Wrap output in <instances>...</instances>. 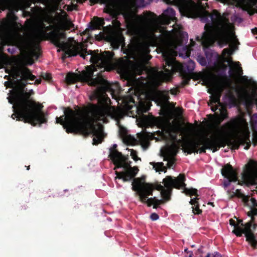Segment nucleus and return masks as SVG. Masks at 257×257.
<instances>
[{"instance_id":"obj_8","label":"nucleus","mask_w":257,"mask_h":257,"mask_svg":"<svg viewBox=\"0 0 257 257\" xmlns=\"http://www.w3.org/2000/svg\"><path fill=\"white\" fill-rule=\"evenodd\" d=\"M132 185V190L136 192L139 200L142 203H147L149 207L153 205L154 208H157L160 204L165 201L163 199L159 200L156 197L148 198V196L153 195L154 188L151 183H144L142 179L138 178H134Z\"/></svg>"},{"instance_id":"obj_64","label":"nucleus","mask_w":257,"mask_h":257,"mask_svg":"<svg viewBox=\"0 0 257 257\" xmlns=\"http://www.w3.org/2000/svg\"><path fill=\"white\" fill-rule=\"evenodd\" d=\"M185 252H187V248H186V249H185Z\"/></svg>"},{"instance_id":"obj_17","label":"nucleus","mask_w":257,"mask_h":257,"mask_svg":"<svg viewBox=\"0 0 257 257\" xmlns=\"http://www.w3.org/2000/svg\"><path fill=\"white\" fill-rule=\"evenodd\" d=\"M243 226H244V228L237 227L236 229H234L232 233L238 237L242 236L243 233L246 237V240H248L249 237L254 235L251 229V222H247Z\"/></svg>"},{"instance_id":"obj_18","label":"nucleus","mask_w":257,"mask_h":257,"mask_svg":"<svg viewBox=\"0 0 257 257\" xmlns=\"http://www.w3.org/2000/svg\"><path fill=\"white\" fill-rule=\"evenodd\" d=\"M123 17L126 21L130 28L137 32L138 31V25L139 22V19L135 15L131 12H125L123 14Z\"/></svg>"},{"instance_id":"obj_19","label":"nucleus","mask_w":257,"mask_h":257,"mask_svg":"<svg viewBox=\"0 0 257 257\" xmlns=\"http://www.w3.org/2000/svg\"><path fill=\"white\" fill-rule=\"evenodd\" d=\"M179 147L175 144H173L168 147L164 152L161 153L164 161H167L169 158H175L178 153Z\"/></svg>"},{"instance_id":"obj_45","label":"nucleus","mask_w":257,"mask_h":257,"mask_svg":"<svg viewBox=\"0 0 257 257\" xmlns=\"http://www.w3.org/2000/svg\"><path fill=\"white\" fill-rule=\"evenodd\" d=\"M112 45L114 49H117L119 48V47L120 46V44H119V43H118V42L112 43Z\"/></svg>"},{"instance_id":"obj_59","label":"nucleus","mask_w":257,"mask_h":257,"mask_svg":"<svg viewBox=\"0 0 257 257\" xmlns=\"http://www.w3.org/2000/svg\"><path fill=\"white\" fill-rule=\"evenodd\" d=\"M8 51L9 52L11 53H13V51H11V49H10V48L8 49Z\"/></svg>"},{"instance_id":"obj_61","label":"nucleus","mask_w":257,"mask_h":257,"mask_svg":"<svg viewBox=\"0 0 257 257\" xmlns=\"http://www.w3.org/2000/svg\"><path fill=\"white\" fill-rule=\"evenodd\" d=\"M152 37H153V38H156V35H155L154 34H152Z\"/></svg>"},{"instance_id":"obj_34","label":"nucleus","mask_w":257,"mask_h":257,"mask_svg":"<svg viewBox=\"0 0 257 257\" xmlns=\"http://www.w3.org/2000/svg\"><path fill=\"white\" fill-rule=\"evenodd\" d=\"M175 161V158H169L168 160L166 161L168 162L167 164V167L169 168L172 167Z\"/></svg>"},{"instance_id":"obj_43","label":"nucleus","mask_w":257,"mask_h":257,"mask_svg":"<svg viewBox=\"0 0 257 257\" xmlns=\"http://www.w3.org/2000/svg\"><path fill=\"white\" fill-rule=\"evenodd\" d=\"M6 42H3L0 44V53H3L4 50V46L6 45Z\"/></svg>"},{"instance_id":"obj_33","label":"nucleus","mask_w":257,"mask_h":257,"mask_svg":"<svg viewBox=\"0 0 257 257\" xmlns=\"http://www.w3.org/2000/svg\"><path fill=\"white\" fill-rule=\"evenodd\" d=\"M41 77L48 81H49L52 79L51 74L50 73H42L41 74Z\"/></svg>"},{"instance_id":"obj_29","label":"nucleus","mask_w":257,"mask_h":257,"mask_svg":"<svg viewBox=\"0 0 257 257\" xmlns=\"http://www.w3.org/2000/svg\"><path fill=\"white\" fill-rule=\"evenodd\" d=\"M160 95L162 98L166 101H168L170 97L169 95V92L168 91H162L160 92Z\"/></svg>"},{"instance_id":"obj_51","label":"nucleus","mask_w":257,"mask_h":257,"mask_svg":"<svg viewBox=\"0 0 257 257\" xmlns=\"http://www.w3.org/2000/svg\"><path fill=\"white\" fill-rule=\"evenodd\" d=\"M251 201L253 206H257V202L254 198H251Z\"/></svg>"},{"instance_id":"obj_49","label":"nucleus","mask_w":257,"mask_h":257,"mask_svg":"<svg viewBox=\"0 0 257 257\" xmlns=\"http://www.w3.org/2000/svg\"><path fill=\"white\" fill-rule=\"evenodd\" d=\"M212 257H222L221 254L219 253L218 252H215L213 254Z\"/></svg>"},{"instance_id":"obj_38","label":"nucleus","mask_w":257,"mask_h":257,"mask_svg":"<svg viewBox=\"0 0 257 257\" xmlns=\"http://www.w3.org/2000/svg\"><path fill=\"white\" fill-rule=\"evenodd\" d=\"M193 195H194L196 196V197L198 198V196L199 195L197 194V190L196 189L191 188L189 196L191 197Z\"/></svg>"},{"instance_id":"obj_44","label":"nucleus","mask_w":257,"mask_h":257,"mask_svg":"<svg viewBox=\"0 0 257 257\" xmlns=\"http://www.w3.org/2000/svg\"><path fill=\"white\" fill-rule=\"evenodd\" d=\"M170 91L171 94L176 95L178 93L179 90L177 88H173L170 89Z\"/></svg>"},{"instance_id":"obj_56","label":"nucleus","mask_w":257,"mask_h":257,"mask_svg":"<svg viewBox=\"0 0 257 257\" xmlns=\"http://www.w3.org/2000/svg\"><path fill=\"white\" fill-rule=\"evenodd\" d=\"M29 94H30V95L31 96L32 95H34L35 92L34 91H33V89H31L29 91V92H28Z\"/></svg>"},{"instance_id":"obj_50","label":"nucleus","mask_w":257,"mask_h":257,"mask_svg":"<svg viewBox=\"0 0 257 257\" xmlns=\"http://www.w3.org/2000/svg\"><path fill=\"white\" fill-rule=\"evenodd\" d=\"M41 79H37L35 80V81L34 82V84L35 85H38L41 83Z\"/></svg>"},{"instance_id":"obj_39","label":"nucleus","mask_w":257,"mask_h":257,"mask_svg":"<svg viewBox=\"0 0 257 257\" xmlns=\"http://www.w3.org/2000/svg\"><path fill=\"white\" fill-rule=\"evenodd\" d=\"M234 2H241L243 0H233ZM249 2L250 4V5L252 7L255 6L257 7V0H249Z\"/></svg>"},{"instance_id":"obj_63","label":"nucleus","mask_w":257,"mask_h":257,"mask_svg":"<svg viewBox=\"0 0 257 257\" xmlns=\"http://www.w3.org/2000/svg\"><path fill=\"white\" fill-rule=\"evenodd\" d=\"M33 60H32V61H31V63H30V64H30V65H32V64H33Z\"/></svg>"},{"instance_id":"obj_20","label":"nucleus","mask_w":257,"mask_h":257,"mask_svg":"<svg viewBox=\"0 0 257 257\" xmlns=\"http://www.w3.org/2000/svg\"><path fill=\"white\" fill-rule=\"evenodd\" d=\"M105 23L103 18L95 17L93 21L89 24V29L91 30H101Z\"/></svg>"},{"instance_id":"obj_55","label":"nucleus","mask_w":257,"mask_h":257,"mask_svg":"<svg viewBox=\"0 0 257 257\" xmlns=\"http://www.w3.org/2000/svg\"><path fill=\"white\" fill-rule=\"evenodd\" d=\"M256 227H257V224H255V223L252 224V227H251V229H252V230L253 232L254 230H255Z\"/></svg>"},{"instance_id":"obj_52","label":"nucleus","mask_w":257,"mask_h":257,"mask_svg":"<svg viewBox=\"0 0 257 257\" xmlns=\"http://www.w3.org/2000/svg\"><path fill=\"white\" fill-rule=\"evenodd\" d=\"M251 32L254 35H257V28H254L251 30ZM257 39V37L256 38Z\"/></svg>"},{"instance_id":"obj_13","label":"nucleus","mask_w":257,"mask_h":257,"mask_svg":"<svg viewBox=\"0 0 257 257\" xmlns=\"http://www.w3.org/2000/svg\"><path fill=\"white\" fill-rule=\"evenodd\" d=\"M17 43L20 49L28 51L31 55L36 57V59L40 57L41 48L39 44L21 36L18 40Z\"/></svg>"},{"instance_id":"obj_46","label":"nucleus","mask_w":257,"mask_h":257,"mask_svg":"<svg viewBox=\"0 0 257 257\" xmlns=\"http://www.w3.org/2000/svg\"><path fill=\"white\" fill-rule=\"evenodd\" d=\"M210 106H211L212 111L213 112H215V111H216L218 108V106L216 105H213H213H211Z\"/></svg>"},{"instance_id":"obj_24","label":"nucleus","mask_w":257,"mask_h":257,"mask_svg":"<svg viewBox=\"0 0 257 257\" xmlns=\"http://www.w3.org/2000/svg\"><path fill=\"white\" fill-rule=\"evenodd\" d=\"M13 104V111L14 112V113H13L11 117L13 118V119H15V117H17V120H20V121H23L25 123H28V122H25V120L23 119L22 118H20V116L18 114V109L17 107H14V104Z\"/></svg>"},{"instance_id":"obj_4","label":"nucleus","mask_w":257,"mask_h":257,"mask_svg":"<svg viewBox=\"0 0 257 257\" xmlns=\"http://www.w3.org/2000/svg\"><path fill=\"white\" fill-rule=\"evenodd\" d=\"M182 9L188 17H199L203 23H206L202 36L196 37L197 41L201 42L204 49L213 45L216 40L221 47L237 41L234 33L224 23L223 18L217 10H213L210 13L201 10L192 1L184 4Z\"/></svg>"},{"instance_id":"obj_36","label":"nucleus","mask_w":257,"mask_h":257,"mask_svg":"<svg viewBox=\"0 0 257 257\" xmlns=\"http://www.w3.org/2000/svg\"><path fill=\"white\" fill-rule=\"evenodd\" d=\"M219 116H220L223 120L228 118V113L226 109L222 111Z\"/></svg>"},{"instance_id":"obj_58","label":"nucleus","mask_w":257,"mask_h":257,"mask_svg":"<svg viewBox=\"0 0 257 257\" xmlns=\"http://www.w3.org/2000/svg\"><path fill=\"white\" fill-rule=\"evenodd\" d=\"M73 27H74V24L72 23H71L70 25L69 28H68L67 29L70 30L71 28H73Z\"/></svg>"},{"instance_id":"obj_42","label":"nucleus","mask_w":257,"mask_h":257,"mask_svg":"<svg viewBox=\"0 0 257 257\" xmlns=\"http://www.w3.org/2000/svg\"><path fill=\"white\" fill-rule=\"evenodd\" d=\"M229 224L230 225L234 227V229H236L238 226V225L236 223L235 221L233 219H230L229 220Z\"/></svg>"},{"instance_id":"obj_26","label":"nucleus","mask_w":257,"mask_h":257,"mask_svg":"<svg viewBox=\"0 0 257 257\" xmlns=\"http://www.w3.org/2000/svg\"><path fill=\"white\" fill-rule=\"evenodd\" d=\"M247 241H248L251 246L253 248H257V240L255 239V235H252V236L249 237V238L248 240H246Z\"/></svg>"},{"instance_id":"obj_40","label":"nucleus","mask_w":257,"mask_h":257,"mask_svg":"<svg viewBox=\"0 0 257 257\" xmlns=\"http://www.w3.org/2000/svg\"><path fill=\"white\" fill-rule=\"evenodd\" d=\"M181 188H183L182 193H185L186 195H189L191 188H187L186 186L181 187Z\"/></svg>"},{"instance_id":"obj_37","label":"nucleus","mask_w":257,"mask_h":257,"mask_svg":"<svg viewBox=\"0 0 257 257\" xmlns=\"http://www.w3.org/2000/svg\"><path fill=\"white\" fill-rule=\"evenodd\" d=\"M233 53V50L229 48H225L223 49L222 51V54L224 55H231Z\"/></svg>"},{"instance_id":"obj_31","label":"nucleus","mask_w":257,"mask_h":257,"mask_svg":"<svg viewBox=\"0 0 257 257\" xmlns=\"http://www.w3.org/2000/svg\"><path fill=\"white\" fill-rule=\"evenodd\" d=\"M198 62L203 66H205L207 64L206 59L202 56H199L197 58Z\"/></svg>"},{"instance_id":"obj_27","label":"nucleus","mask_w":257,"mask_h":257,"mask_svg":"<svg viewBox=\"0 0 257 257\" xmlns=\"http://www.w3.org/2000/svg\"><path fill=\"white\" fill-rule=\"evenodd\" d=\"M16 80V79L15 80H13V81H6L5 83V85L7 87H9L13 89L11 93L15 89H16L17 88V84L15 82Z\"/></svg>"},{"instance_id":"obj_22","label":"nucleus","mask_w":257,"mask_h":257,"mask_svg":"<svg viewBox=\"0 0 257 257\" xmlns=\"http://www.w3.org/2000/svg\"><path fill=\"white\" fill-rule=\"evenodd\" d=\"M150 164L151 165L153 166V169H154L156 172L164 171L166 172L167 171L166 167L164 166L163 162H150Z\"/></svg>"},{"instance_id":"obj_1","label":"nucleus","mask_w":257,"mask_h":257,"mask_svg":"<svg viewBox=\"0 0 257 257\" xmlns=\"http://www.w3.org/2000/svg\"><path fill=\"white\" fill-rule=\"evenodd\" d=\"M96 70L94 67L87 66L86 70L79 73H68L66 80L68 84L81 81L89 86L96 87L97 91L100 93L98 98V104H91L89 112L86 113L77 112L68 107L65 109L64 115L56 118V123L62 125L68 134H80L85 137L92 135L94 136L93 145L101 144L105 137L103 126L100 123H95L99 120L104 122L106 116L110 115L105 105L110 102V99L106 92L112 91L111 85L101 75L93 78L94 72Z\"/></svg>"},{"instance_id":"obj_57","label":"nucleus","mask_w":257,"mask_h":257,"mask_svg":"<svg viewBox=\"0 0 257 257\" xmlns=\"http://www.w3.org/2000/svg\"><path fill=\"white\" fill-rule=\"evenodd\" d=\"M190 51H187L186 52V56L187 57H189L190 55Z\"/></svg>"},{"instance_id":"obj_14","label":"nucleus","mask_w":257,"mask_h":257,"mask_svg":"<svg viewBox=\"0 0 257 257\" xmlns=\"http://www.w3.org/2000/svg\"><path fill=\"white\" fill-rule=\"evenodd\" d=\"M225 62L228 63H231V65H229V70L228 71V73L229 76L233 78H237L239 76H241V79L244 81H247L248 78L246 76H242L243 74V70L240 66V64L239 62H233L232 61L231 58L230 59H226L225 60Z\"/></svg>"},{"instance_id":"obj_23","label":"nucleus","mask_w":257,"mask_h":257,"mask_svg":"<svg viewBox=\"0 0 257 257\" xmlns=\"http://www.w3.org/2000/svg\"><path fill=\"white\" fill-rule=\"evenodd\" d=\"M157 16L152 12H148L147 15L143 18L145 23L150 24L155 21Z\"/></svg>"},{"instance_id":"obj_62","label":"nucleus","mask_w":257,"mask_h":257,"mask_svg":"<svg viewBox=\"0 0 257 257\" xmlns=\"http://www.w3.org/2000/svg\"><path fill=\"white\" fill-rule=\"evenodd\" d=\"M29 169H30V166H28L27 167V170H29Z\"/></svg>"},{"instance_id":"obj_28","label":"nucleus","mask_w":257,"mask_h":257,"mask_svg":"<svg viewBox=\"0 0 257 257\" xmlns=\"http://www.w3.org/2000/svg\"><path fill=\"white\" fill-rule=\"evenodd\" d=\"M168 4L179 6L183 4L185 0H165Z\"/></svg>"},{"instance_id":"obj_15","label":"nucleus","mask_w":257,"mask_h":257,"mask_svg":"<svg viewBox=\"0 0 257 257\" xmlns=\"http://www.w3.org/2000/svg\"><path fill=\"white\" fill-rule=\"evenodd\" d=\"M221 174L227 179L224 182L225 187H228L230 182H235L238 180L237 173L229 164H227L223 167L221 169Z\"/></svg>"},{"instance_id":"obj_7","label":"nucleus","mask_w":257,"mask_h":257,"mask_svg":"<svg viewBox=\"0 0 257 257\" xmlns=\"http://www.w3.org/2000/svg\"><path fill=\"white\" fill-rule=\"evenodd\" d=\"M117 147L116 144L112 145L109 149L108 157L115 165L114 170L122 168L124 171L121 172L115 171V174L116 175L115 179H122L124 182H128L135 178L139 171V169L137 167H131L132 162H128V156H124L121 153L118 152L116 150Z\"/></svg>"},{"instance_id":"obj_11","label":"nucleus","mask_w":257,"mask_h":257,"mask_svg":"<svg viewBox=\"0 0 257 257\" xmlns=\"http://www.w3.org/2000/svg\"><path fill=\"white\" fill-rule=\"evenodd\" d=\"M223 79H221L220 81L215 84L212 89L211 90L212 92V95L210 96V100L208 102V105L211 106L214 104L217 103L219 105H221L220 101V99L222 95V93L225 87L229 86L230 82L228 77L224 74L223 76Z\"/></svg>"},{"instance_id":"obj_9","label":"nucleus","mask_w":257,"mask_h":257,"mask_svg":"<svg viewBox=\"0 0 257 257\" xmlns=\"http://www.w3.org/2000/svg\"><path fill=\"white\" fill-rule=\"evenodd\" d=\"M121 51L130 59H135L139 55H148L150 52L148 43L139 37L135 38L126 47L125 44L122 45Z\"/></svg>"},{"instance_id":"obj_2","label":"nucleus","mask_w":257,"mask_h":257,"mask_svg":"<svg viewBox=\"0 0 257 257\" xmlns=\"http://www.w3.org/2000/svg\"><path fill=\"white\" fill-rule=\"evenodd\" d=\"M223 120L219 114H216L212 126L217 131V135L209 138L202 136L186 140L183 144V151L188 154L198 152L201 154L205 153L206 150L215 152L226 145L230 147L231 150H238L240 145H245L244 149L248 150L251 146V142L246 120L240 116H237L220 127Z\"/></svg>"},{"instance_id":"obj_30","label":"nucleus","mask_w":257,"mask_h":257,"mask_svg":"<svg viewBox=\"0 0 257 257\" xmlns=\"http://www.w3.org/2000/svg\"><path fill=\"white\" fill-rule=\"evenodd\" d=\"M131 156H132V159L135 161H137L139 160H141L140 158H139L137 156V152L133 149H131Z\"/></svg>"},{"instance_id":"obj_41","label":"nucleus","mask_w":257,"mask_h":257,"mask_svg":"<svg viewBox=\"0 0 257 257\" xmlns=\"http://www.w3.org/2000/svg\"><path fill=\"white\" fill-rule=\"evenodd\" d=\"M159 218V216L156 213H153L150 215V218L153 221L157 220Z\"/></svg>"},{"instance_id":"obj_48","label":"nucleus","mask_w":257,"mask_h":257,"mask_svg":"<svg viewBox=\"0 0 257 257\" xmlns=\"http://www.w3.org/2000/svg\"><path fill=\"white\" fill-rule=\"evenodd\" d=\"M168 132L170 133V132H173L174 133H176L175 129L171 126L170 124H169V128H168Z\"/></svg>"},{"instance_id":"obj_5","label":"nucleus","mask_w":257,"mask_h":257,"mask_svg":"<svg viewBox=\"0 0 257 257\" xmlns=\"http://www.w3.org/2000/svg\"><path fill=\"white\" fill-rule=\"evenodd\" d=\"M50 37L53 44L57 47L60 48L64 53L62 59L67 57L76 56L79 55L83 59H86L87 55H90V61L93 64L104 67V65L109 64L113 59L114 53L110 51H104L103 53L98 54V50H87L83 48L81 43L76 45L70 44L64 40L66 38V34L64 32L59 31H51L47 34Z\"/></svg>"},{"instance_id":"obj_10","label":"nucleus","mask_w":257,"mask_h":257,"mask_svg":"<svg viewBox=\"0 0 257 257\" xmlns=\"http://www.w3.org/2000/svg\"><path fill=\"white\" fill-rule=\"evenodd\" d=\"M185 181V176L182 174H179L176 178L171 176H166L163 180L166 188L161 192V196L164 201H168L171 200L173 188L180 189L181 187L186 186Z\"/></svg>"},{"instance_id":"obj_12","label":"nucleus","mask_w":257,"mask_h":257,"mask_svg":"<svg viewBox=\"0 0 257 257\" xmlns=\"http://www.w3.org/2000/svg\"><path fill=\"white\" fill-rule=\"evenodd\" d=\"M242 183L238 182V184H244L247 186L257 184V162L250 161L248 164V167L246 171L242 175Z\"/></svg>"},{"instance_id":"obj_16","label":"nucleus","mask_w":257,"mask_h":257,"mask_svg":"<svg viewBox=\"0 0 257 257\" xmlns=\"http://www.w3.org/2000/svg\"><path fill=\"white\" fill-rule=\"evenodd\" d=\"M176 20L175 11L172 8L165 10L159 18L160 23L164 25H169L172 21Z\"/></svg>"},{"instance_id":"obj_25","label":"nucleus","mask_w":257,"mask_h":257,"mask_svg":"<svg viewBox=\"0 0 257 257\" xmlns=\"http://www.w3.org/2000/svg\"><path fill=\"white\" fill-rule=\"evenodd\" d=\"M180 75L181 76L182 79H183V81H182L183 85L184 86L188 85L189 83V81H190L191 78V77L190 76L191 75H189V74L186 75V74H180Z\"/></svg>"},{"instance_id":"obj_3","label":"nucleus","mask_w":257,"mask_h":257,"mask_svg":"<svg viewBox=\"0 0 257 257\" xmlns=\"http://www.w3.org/2000/svg\"><path fill=\"white\" fill-rule=\"evenodd\" d=\"M11 75L14 79H16L17 88L11 93L8 97L9 102L14 104V107L18 109V114L33 126L47 122V118L42 111L43 106L36 103L30 98L31 95L27 92L26 87L28 84H32L28 81H34L36 77L33 75L31 70L22 62H16L13 64L11 69Z\"/></svg>"},{"instance_id":"obj_35","label":"nucleus","mask_w":257,"mask_h":257,"mask_svg":"<svg viewBox=\"0 0 257 257\" xmlns=\"http://www.w3.org/2000/svg\"><path fill=\"white\" fill-rule=\"evenodd\" d=\"M247 215L248 216H255L257 215V208H253L251 210L247 212Z\"/></svg>"},{"instance_id":"obj_47","label":"nucleus","mask_w":257,"mask_h":257,"mask_svg":"<svg viewBox=\"0 0 257 257\" xmlns=\"http://www.w3.org/2000/svg\"><path fill=\"white\" fill-rule=\"evenodd\" d=\"M43 26L45 28V31H49L52 29V26H45V25L43 24Z\"/></svg>"},{"instance_id":"obj_21","label":"nucleus","mask_w":257,"mask_h":257,"mask_svg":"<svg viewBox=\"0 0 257 257\" xmlns=\"http://www.w3.org/2000/svg\"><path fill=\"white\" fill-rule=\"evenodd\" d=\"M199 198L195 197L191 199L189 203L192 205V211L195 214H200L202 210L199 208V204L198 202Z\"/></svg>"},{"instance_id":"obj_6","label":"nucleus","mask_w":257,"mask_h":257,"mask_svg":"<svg viewBox=\"0 0 257 257\" xmlns=\"http://www.w3.org/2000/svg\"><path fill=\"white\" fill-rule=\"evenodd\" d=\"M162 55L165 63L163 64L164 71H158L156 77L160 81H169L173 72H179L180 74L191 75L195 68V63L189 60L185 63H180L176 61L175 58L172 57L170 50L165 48H161Z\"/></svg>"},{"instance_id":"obj_60","label":"nucleus","mask_w":257,"mask_h":257,"mask_svg":"<svg viewBox=\"0 0 257 257\" xmlns=\"http://www.w3.org/2000/svg\"><path fill=\"white\" fill-rule=\"evenodd\" d=\"M41 33L43 34H44L45 33V32H44L43 30H41Z\"/></svg>"},{"instance_id":"obj_32","label":"nucleus","mask_w":257,"mask_h":257,"mask_svg":"<svg viewBox=\"0 0 257 257\" xmlns=\"http://www.w3.org/2000/svg\"><path fill=\"white\" fill-rule=\"evenodd\" d=\"M151 184L153 186L154 190L155 189H156L157 190L160 191L161 192L162 190H164V189L165 188V186H162L161 184H159L158 183H157L155 184Z\"/></svg>"},{"instance_id":"obj_53","label":"nucleus","mask_w":257,"mask_h":257,"mask_svg":"<svg viewBox=\"0 0 257 257\" xmlns=\"http://www.w3.org/2000/svg\"><path fill=\"white\" fill-rule=\"evenodd\" d=\"M237 222H238V223H237V224L238 225V226L239 224H240V226H243L244 225V224L243 223V222H242V220L238 219V220H237Z\"/></svg>"},{"instance_id":"obj_54","label":"nucleus","mask_w":257,"mask_h":257,"mask_svg":"<svg viewBox=\"0 0 257 257\" xmlns=\"http://www.w3.org/2000/svg\"><path fill=\"white\" fill-rule=\"evenodd\" d=\"M251 217V220L250 221H248V222H251V225L252 224L254 223L255 218L253 216H250Z\"/></svg>"}]
</instances>
